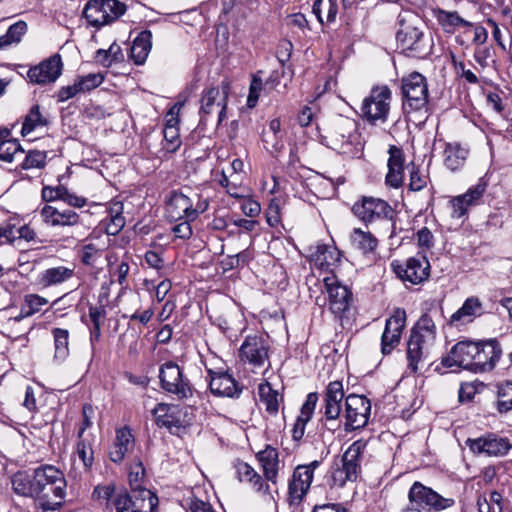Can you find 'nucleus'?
<instances>
[{
  "instance_id": "obj_1",
  "label": "nucleus",
  "mask_w": 512,
  "mask_h": 512,
  "mask_svg": "<svg viewBox=\"0 0 512 512\" xmlns=\"http://www.w3.org/2000/svg\"><path fill=\"white\" fill-rule=\"evenodd\" d=\"M17 495L34 499L42 512L57 511L66 496V480L61 470L53 465H41L31 472H17L12 477Z\"/></svg>"
},
{
  "instance_id": "obj_2",
  "label": "nucleus",
  "mask_w": 512,
  "mask_h": 512,
  "mask_svg": "<svg viewBox=\"0 0 512 512\" xmlns=\"http://www.w3.org/2000/svg\"><path fill=\"white\" fill-rule=\"evenodd\" d=\"M328 146L349 158L358 157L363 149L358 124L348 117H337L325 136Z\"/></svg>"
},
{
  "instance_id": "obj_3",
  "label": "nucleus",
  "mask_w": 512,
  "mask_h": 512,
  "mask_svg": "<svg viewBox=\"0 0 512 512\" xmlns=\"http://www.w3.org/2000/svg\"><path fill=\"white\" fill-rule=\"evenodd\" d=\"M436 333L435 322L428 314H423L411 329L407 343V361L411 372L416 373L418 364L428 358Z\"/></svg>"
},
{
  "instance_id": "obj_4",
  "label": "nucleus",
  "mask_w": 512,
  "mask_h": 512,
  "mask_svg": "<svg viewBox=\"0 0 512 512\" xmlns=\"http://www.w3.org/2000/svg\"><path fill=\"white\" fill-rule=\"evenodd\" d=\"M367 446V441L359 439L354 441L343 453L332 471L333 485L342 487L347 481L357 480L361 471V456Z\"/></svg>"
},
{
  "instance_id": "obj_5",
  "label": "nucleus",
  "mask_w": 512,
  "mask_h": 512,
  "mask_svg": "<svg viewBox=\"0 0 512 512\" xmlns=\"http://www.w3.org/2000/svg\"><path fill=\"white\" fill-rule=\"evenodd\" d=\"M324 286L328 294L329 310L344 327L345 324L350 323L353 293L348 286L343 285L335 276L326 277Z\"/></svg>"
},
{
  "instance_id": "obj_6",
  "label": "nucleus",
  "mask_w": 512,
  "mask_h": 512,
  "mask_svg": "<svg viewBox=\"0 0 512 512\" xmlns=\"http://www.w3.org/2000/svg\"><path fill=\"white\" fill-rule=\"evenodd\" d=\"M158 377L161 389L173 395L176 400L183 401L193 396V386L177 363H163L159 368Z\"/></svg>"
},
{
  "instance_id": "obj_7",
  "label": "nucleus",
  "mask_w": 512,
  "mask_h": 512,
  "mask_svg": "<svg viewBox=\"0 0 512 512\" xmlns=\"http://www.w3.org/2000/svg\"><path fill=\"white\" fill-rule=\"evenodd\" d=\"M344 398L343 385L339 381L330 382L323 396V404L320 409V423L329 432H336L341 428L342 421L340 413L342 400Z\"/></svg>"
},
{
  "instance_id": "obj_8",
  "label": "nucleus",
  "mask_w": 512,
  "mask_h": 512,
  "mask_svg": "<svg viewBox=\"0 0 512 512\" xmlns=\"http://www.w3.org/2000/svg\"><path fill=\"white\" fill-rule=\"evenodd\" d=\"M403 109L407 112L420 111L427 108L428 85L426 78L413 72L401 79Z\"/></svg>"
},
{
  "instance_id": "obj_9",
  "label": "nucleus",
  "mask_w": 512,
  "mask_h": 512,
  "mask_svg": "<svg viewBox=\"0 0 512 512\" xmlns=\"http://www.w3.org/2000/svg\"><path fill=\"white\" fill-rule=\"evenodd\" d=\"M353 214L366 225L388 220L394 227L395 210L385 200L373 196H362L352 206Z\"/></svg>"
},
{
  "instance_id": "obj_10",
  "label": "nucleus",
  "mask_w": 512,
  "mask_h": 512,
  "mask_svg": "<svg viewBox=\"0 0 512 512\" xmlns=\"http://www.w3.org/2000/svg\"><path fill=\"white\" fill-rule=\"evenodd\" d=\"M392 92L387 86L372 88L361 106L363 118L370 124L385 123L390 111Z\"/></svg>"
},
{
  "instance_id": "obj_11",
  "label": "nucleus",
  "mask_w": 512,
  "mask_h": 512,
  "mask_svg": "<svg viewBox=\"0 0 512 512\" xmlns=\"http://www.w3.org/2000/svg\"><path fill=\"white\" fill-rule=\"evenodd\" d=\"M126 11V6L119 0H90L83 10L87 22L94 27L109 24Z\"/></svg>"
},
{
  "instance_id": "obj_12",
  "label": "nucleus",
  "mask_w": 512,
  "mask_h": 512,
  "mask_svg": "<svg viewBox=\"0 0 512 512\" xmlns=\"http://www.w3.org/2000/svg\"><path fill=\"white\" fill-rule=\"evenodd\" d=\"M408 500L414 505L425 507L429 512L442 511L454 505L453 498H446L434 491L432 488L425 486L419 481H415L409 489Z\"/></svg>"
},
{
  "instance_id": "obj_13",
  "label": "nucleus",
  "mask_w": 512,
  "mask_h": 512,
  "mask_svg": "<svg viewBox=\"0 0 512 512\" xmlns=\"http://www.w3.org/2000/svg\"><path fill=\"white\" fill-rule=\"evenodd\" d=\"M270 344L268 337L262 335H248L245 337L239 349V357L241 361L246 362L253 367H263L269 361Z\"/></svg>"
},
{
  "instance_id": "obj_14",
  "label": "nucleus",
  "mask_w": 512,
  "mask_h": 512,
  "mask_svg": "<svg viewBox=\"0 0 512 512\" xmlns=\"http://www.w3.org/2000/svg\"><path fill=\"white\" fill-rule=\"evenodd\" d=\"M370 412L371 403L368 398L363 395H348L345 400L344 430L350 432L366 426Z\"/></svg>"
},
{
  "instance_id": "obj_15",
  "label": "nucleus",
  "mask_w": 512,
  "mask_h": 512,
  "mask_svg": "<svg viewBox=\"0 0 512 512\" xmlns=\"http://www.w3.org/2000/svg\"><path fill=\"white\" fill-rule=\"evenodd\" d=\"M228 92L229 86L224 83L221 89L219 87H211L203 91L199 111L201 122H207L208 116L215 112L218 114V124L225 119Z\"/></svg>"
},
{
  "instance_id": "obj_16",
  "label": "nucleus",
  "mask_w": 512,
  "mask_h": 512,
  "mask_svg": "<svg viewBox=\"0 0 512 512\" xmlns=\"http://www.w3.org/2000/svg\"><path fill=\"white\" fill-rule=\"evenodd\" d=\"M466 446L474 454H486L488 456L501 457L512 448V444L506 437H500L494 433H487L479 438H468Z\"/></svg>"
},
{
  "instance_id": "obj_17",
  "label": "nucleus",
  "mask_w": 512,
  "mask_h": 512,
  "mask_svg": "<svg viewBox=\"0 0 512 512\" xmlns=\"http://www.w3.org/2000/svg\"><path fill=\"white\" fill-rule=\"evenodd\" d=\"M476 355L471 372L492 371L502 356V348L496 339L477 341Z\"/></svg>"
},
{
  "instance_id": "obj_18",
  "label": "nucleus",
  "mask_w": 512,
  "mask_h": 512,
  "mask_svg": "<svg viewBox=\"0 0 512 512\" xmlns=\"http://www.w3.org/2000/svg\"><path fill=\"white\" fill-rule=\"evenodd\" d=\"M396 40L398 46L408 55L423 57L427 54L423 32L411 24L402 23L397 31Z\"/></svg>"
},
{
  "instance_id": "obj_19",
  "label": "nucleus",
  "mask_w": 512,
  "mask_h": 512,
  "mask_svg": "<svg viewBox=\"0 0 512 512\" xmlns=\"http://www.w3.org/2000/svg\"><path fill=\"white\" fill-rule=\"evenodd\" d=\"M392 268L396 275L404 282L412 285L426 281L430 274V264L425 258L411 257L404 264L392 262Z\"/></svg>"
},
{
  "instance_id": "obj_20",
  "label": "nucleus",
  "mask_w": 512,
  "mask_h": 512,
  "mask_svg": "<svg viewBox=\"0 0 512 512\" xmlns=\"http://www.w3.org/2000/svg\"><path fill=\"white\" fill-rule=\"evenodd\" d=\"M204 208L201 209V212ZM166 217L173 222L188 219L195 220L200 211L193 208L191 199L179 191H171L166 200Z\"/></svg>"
},
{
  "instance_id": "obj_21",
  "label": "nucleus",
  "mask_w": 512,
  "mask_h": 512,
  "mask_svg": "<svg viewBox=\"0 0 512 512\" xmlns=\"http://www.w3.org/2000/svg\"><path fill=\"white\" fill-rule=\"evenodd\" d=\"M63 63L59 54H54L27 72L29 81L33 84L46 85L54 83L62 73Z\"/></svg>"
},
{
  "instance_id": "obj_22",
  "label": "nucleus",
  "mask_w": 512,
  "mask_h": 512,
  "mask_svg": "<svg viewBox=\"0 0 512 512\" xmlns=\"http://www.w3.org/2000/svg\"><path fill=\"white\" fill-rule=\"evenodd\" d=\"M477 342L463 340L456 343L450 353L442 358V365L447 368L458 367L471 371L474 363Z\"/></svg>"
},
{
  "instance_id": "obj_23",
  "label": "nucleus",
  "mask_w": 512,
  "mask_h": 512,
  "mask_svg": "<svg viewBox=\"0 0 512 512\" xmlns=\"http://www.w3.org/2000/svg\"><path fill=\"white\" fill-rule=\"evenodd\" d=\"M487 182L481 178L476 185L471 186L466 193L455 196L451 199V216L459 219L467 214L469 209L480 204L486 191Z\"/></svg>"
},
{
  "instance_id": "obj_24",
  "label": "nucleus",
  "mask_w": 512,
  "mask_h": 512,
  "mask_svg": "<svg viewBox=\"0 0 512 512\" xmlns=\"http://www.w3.org/2000/svg\"><path fill=\"white\" fill-rule=\"evenodd\" d=\"M152 414L156 425L168 429L171 433L174 432V429L179 430L185 426L182 419V409L179 405L158 403L152 410Z\"/></svg>"
},
{
  "instance_id": "obj_25",
  "label": "nucleus",
  "mask_w": 512,
  "mask_h": 512,
  "mask_svg": "<svg viewBox=\"0 0 512 512\" xmlns=\"http://www.w3.org/2000/svg\"><path fill=\"white\" fill-rule=\"evenodd\" d=\"M209 388L212 394L223 397H238L242 386L227 372L208 370Z\"/></svg>"
},
{
  "instance_id": "obj_26",
  "label": "nucleus",
  "mask_w": 512,
  "mask_h": 512,
  "mask_svg": "<svg viewBox=\"0 0 512 512\" xmlns=\"http://www.w3.org/2000/svg\"><path fill=\"white\" fill-rule=\"evenodd\" d=\"M128 478L131 487L130 495L134 499L139 498L141 502L149 499L150 506H154V500L157 501V498L150 490L142 486L143 480L145 478V468L139 458L134 459V461L131 463Z\"/></svg>"
},
{
  "instance_id": "obj_27",
  "label": "nucleus",
  "mask_w": 512,
  "mask_h": 512,
  "mask_svg": "<svg viewBox=\"0 0 512 512\" xmlns=\"http://www.w3.org/2000/svg\"><path fill=\"white\" fill-rule=\"evenodd\" d=\"M483 314V305L478 297L471 296L467 298L463 305L454 312L449 319L451 326L460 327L475 320Z\"/></svg>"
},
{
  "instance_id": "obj_28",
  "label": "nucleus",
  "mask_w": 512,
  "mask_h": 512,
  "mask_svg": "<svg viewBox=\"0 0 512 512\" xmlns=\"http://www.w3.org/2000/svg\"><path fill=\"white\" fill-rule=\"evenodd\" d=\"M135 446V438L129 427L124 426L116 430L115 440L109 450V458L114 463H121L125 455Z\"/></svg>"
},
{
  "instance_id": "obj_29",
  "label": "nucleus",
  "mask_w": 512,
  "mask_h": 512,
  "mask_svg": "<svg viewBox=\"0 0 512 512\" xmlns=\"http://www.w3.org/2000/svg\"><path fill=\"white\" fill-rule=\"evenodd\" d=\"M234 469L240 482H248L256 492L270 495L269 485L248 463L237 459L234 462Z\"/></svg>"
},
{
  "instance_id": "obj_30",
  "label": "nucleus",
  "mask_w": 512,
  "mask_h": 512,
  "mask_svg": "<svg viewBox=\"0 0 512 512\" xmlns=\"http://www.w3.org/2000/svg\"><path fill=\"white\" fill-rule=\"evenodd\" d=\"M313 476L308 468L299 466L294 470L291 481L289 482V497L291 503H299L307 494L312 483Z\"/></svg>"
},
{
  "instance_id": "obj_31",
  "label": "nucleus",
  "mask_w": 512,
  "mask_h": 512,
  "mask_svg": "<svg viewBox=\"0 0 512 512\" xmlns=\"http://www.w3.org/2000/svg\"><path fill=\"white\" fill-rule=\"evenodd\" d=\"M257 459L261 464L266 481L275 485L280 464L277 449L267 445L264 450L257 453Z\"/></svg>"
},
{
  "instance_id": "obj_32",
  "label": "nucleus",
  "mask_w": 512,
  "mask_h": 512,
  "mask_svg": "<svg viewBox=\"0 0 512 512\" xmlns=\"http://www.w3.org/2000/svg\"><path fill=\"white\" fill-rule=\"evenodd\" d=\"M433 16L436 18L443 31L448 34H453L460 26L467 28L473 27L471 22L462 18L456 11L436 8L433 10Z\"/></svg>"
},
{
  "instance_id": "obj_33",
  "label": "nucleus",
  "mask_w": 512,
  "mask_h": 512,
  "mask_svg": "<svg viewBox=\"0 0 512 512\" xmlns=\"http://www.w3.org/2000/svg\"><path fill=\"white\" fill-rule=\"evenodd\" d=\"M152 33L149 30L141 31L134 39L130 56L136 65H141L145 62L151 47H152Z\"/></svg>"
},
{
  "instance_id": "obj_34",
  "label": "nucleus",
  "mask_w": 512,
  "mask_h": 512,
  "mask_svg": "<svg viewBox=\"0 0 512 512\" xmlns=\"http://www.w3.org/2000/svg\"><path fill=\"white\" fill-rule=\"evenodd\" d=\"M74 275V269L65 266L51 267L44 270L39 276V283L44 287L62 284Z\"/></svg>"
},
{
  "instance_id": "obj_35",
  "label": "nucleus",
  "mask_w": 512,
  "mask_h": 512,
  "mask_svg": "<svg viewBox=\"0 0 512 512\" xmlns=\"http://www.w3.org/2000/svg\"><path fill=\"white\" fill-rule=\"evenodd\" d=\"M123 210V203L119 200H112L108 203L107 211L110 221L106 226L107 234L115 236L124 228L126 220Z\"/></svg>"
},
{
  "instance_id": "obj_36",
  "label": "nucleus",
  "mask_w": 512,
  "mask_h": 512,
  "mask_svg": "<svg viewBox=\"0 0 512 512\" xmlns=\"http://www.w3.org/2000/svg\"><path fill=\"white\" fill-rule=\"evenodd\" d=\"M261 402L265 405L266 411L271 414H277L279 410L280 396L277 390L273 389L267 381L259 384L258 387Z\"/></svg>"
},
{
  "instance_id": "obj_37",
  "label": "nucleus",
  "mask_w": 512,
  "mask_h": 512,
  "mask_svg": "<svg viewBox=\"0 0 512 512\" xmlns=\"http://www.w3.org/2000/svg\"><path fill=\"white\" fill-rule=\"evenodd\" d=\"M351 243L354 248L363 253L373 251L378 244L377 239L369 231H363L360 228H355L351 233Z\"/></svg>"
},
{
  "instance_id": "obj_38",
  "label": "nucleus",
  "mask_w": 512,
  "mask_h": 512,
  "mask_svg": "<svg viewBox=\"0 0 512 512\" xmlns=\"http://www.w3.org/2000/svg\"><path fill=\"white\" fill-rule=\"evenodd\" d=\"M142 503L139 498L134 499L127 491H120L113 499L112 508L115 512H141Z\"/></svg>"
},
{
  "instance_id": "obj_39",
  "label": "nucleus",
  "mask_w": 512,
  "mask_h": 512,
  "mask_svg": "<svg viewBox=\"0 0 512 512\" xmlns=\"http://www.w3.org/2000/svg\"><path fill=\"white\" fill-rule=\"evenodd\" d=\"M48 123V119L40 112L39 105H33L25 116L21 134L23 136L28 135L39 127L47 126Z\"/></svg>"
},
{
  "instance_id": "obj_40",
  "label": "nucleus",
  "mask_w": 512,
  "mask_h": 512,
  "mask_svg": "<svg viewBox=\"0 0 512 512\" xmlns=\"http://www.w3.org/2000/svg\"><path fill=\"white\" fill-rule=\"evenodd\" d=\"M467 154V150L459 145L447 144L444 150V164L448 169L455 171L463 165Z\"/></svg>"
},
{
  "instance_id": "obj_41",
  "label": "nucleus",
  "mask_w": 512,
  "mask_h": 512,
  "mask_svg": "<svg viewBox=\"0 0 512 512\" xmlns=\"http://www.w3.org/2000/svg\"><path fill=\"white\" fill-rule=\"evenodd\" d=\"M55 345L54 357L58 360H64L69 355V332L66 329L54 328L52 330Z\"/></svg>"
},
{
  "instance_id": "obj_42",
  "label": "nucleus",
  "mask_w": 512,
  "mask_h": 512,
  "mask_svg": "<svg viewBox=\"0 0 512 512\" xmlns=\"http://www.w3.org/2000/svg\"><path fill=\"white\" fill-rule=\"evenodd\" d=\"M76 453L78 458L83 463V467L86 471H89L94 463V452L92 448V443L82 438H78L76 444Z\"/></svg>"
},
{
  "instance_id": "obj_43",
  "label": "nucleus",
  "mask_w": 512,
  "mask_h": 512,
  "mask_svg": "<svg viewBox=\"0 0 512 512\" xmlns=\"http://www.w3.org/2000/svg\"><path fill=\"white\" fill-rule=\"evenodd\" d=\"M497 396V410L500 413L512 410V382L506 381L499 384Z\"/></svg>"
},
{
  "instance_id": "obj_44",
  "label": "nucleus",
  "mask_w": 512,
  "mask_h": 512,
  "mask_svg": "<svg viewBox=\"0 0 512 512\" xmlns=\"http://www.w3.org/2000/svg\"><path fill=\"white\" fill-rule=\"evenodd\" d=\"M313 256L321 265L330 266L339 260L340 252L335 247L322 244L317 246Z\"/></svg>"
},
{
  "instance_id": "obj_45",
  "label": "nucleus",
  "mask_w": 512,
  "mask_h": 512,
  "mask_svg": "<svg viewBox=\"0 0 512 512\" xmlns=\"http://www.w3.org/2000/svg\"><path fill=\"white\" fill-rule=\"evenodd\" d=\"M23 153L17 140L0 141V161L11 163Z\"/></svg>"
},
{
  "instance_id": "obj_46",
  "label": "nucleus",
  "mask_w": 512,
  "mask_h": 512,
  "mask_svg": "<svg viewBox=\"0 0 512 512\" xmlns=\"http://www.w3.org/2000/svg\"><path fill=\"white\" fill-rule=\"evenodd\" d=\"M75 81L80 93H87L99 87L104 81V76L101 73H89L87 75L78 76Z\"/></svg>"
},
{
  "instance_id": "obj_47",
  "label": "nucleus",
  "mask_w": 512,
  "mask_h": 512,
  "mask_svg": "<svg viewBox=\"0 0 512 512\" xmlns=\"http://www.w3.org/2000/svg\"><path fill=\"white\" fill-rule=\"evenodd\" d=\"M406 322V312L403 309H396L394 314L386 320L385 330L387 333L401 335Z\"/></svg>"
},
{
  "instance_id": "obj_48",
  "label": "nucleus",
  "mask_w": 512,
  "mask_h": 512,
  "mask_svg": "<svg viewBox=\"0 0 512 512\" xmlns=\"http://www.w3.org/2000/svg\"><path fill=\"white\" fill-rule=\"evenodd\" d=\"M48 303V300L37 294H28L24 298L23 315H30L39 312L43 306Z\"/></svg>"
},
{
  "instance_id": "obj_49",
  "label": "nucleus",
  "mask_w": 512,
  "mask_h": 512,
  "mask_svg": "<svg viewBox=\"0 0 512 512\" xmlns=\"http://www.w3.org/2000/svg\"><path fill=\"white\" fill-rule=\"evenodd\" d=\"M27 32V23L19 20L9 26L7 32L4 34L5 39L9 41V46L12 44H18L22 36Z\"/></svg>"
},
{
  "instance_id": "obj_50",
  "label": "nucleus",
  "mask_w": 512,
  "mask_h": 512,
  "mask_svg": "<svg viewBox=\"0 0 512 512\" xmlns=\"http://www.w3.org/2000/svg\"><path fill=\"white\" fill-rule=\"evenodd\" d=\"M67 190L68 189L62 185H58L56 187L44 186L41 191V198L45 202H53L57 200L64 202Z\"/></svg>"
},
{
  "instance_id": "obj_51",
  "label": "nucleus",
  "mask_w": 512,
  "mask_h": 512,
  "mask_svg": "<svg viewBox=\"0 0 512 512\" xmlns=\"http://www.w3.org/2000/svg\"><path fill=\"white\" fill-rule=\"evenodd\" d=\"M318 402V394L316 392H311L307 395L305 402L303 403L300 415L298 418L303 419L304 421H310L313 413L315 411V408L317 406Z\"/></svg>"
},
{
  "instance_id": "obj_52",
  "label": "nucleus",
  "mask_w": 512,
  "mask_h": 512,
  "mask_svg": "<svg viewBox=\"0 0 512 512\" xmlns=\"http://www.w3.org/2000/svg\"><path fill=\"white\" fill-rule=\"evenodd\" d=\"M101 257V250L94 244H86L82 247L80 259L86 266H94L97 259Z\"/></svg>"
},
{
  "instance_id": "obj_53",
  "label": "nucleus",
  "mask_w": 512,
  "mask_h": 512,
  "mask_svg": "<svg viewBox=\"0 0 512 512\" xmlns=\"http://www.w3.org/2000/svg\"><path fill=\"white\" fill-rule=\"evenodd\" d=\"M46 154L41 151L29 152L22 162L23 169L41 168L45 165Z\"/></svg>"
},
{
  "instance_id": "obj_54",
  "label": "nucleus",
  "mask_w": 512,
  "mask_h": 512,
  "mask_svg": "<svg viewBox=\"0 0 512 512\" xmlns=\"http://www.w3.org/2000/svg\"><path fill=\"white\" fill-rule=\"evenodd\" d=\"M163 137L166 142V144L164 145V149L167 152L172 153V152H175L179 148L181 141H180L178 129H171V128L164 129Z\"/></svg>"
},
{
  "instance_id": "obj_55",
  "label": "nucleus",
  "mask_w": 512,
  "mask_h": 512,
  "mask_svg": "<svg viewBox=\"0 0 512 512\" xmlns=\"http://www.w3.org/2000/svg\"><path fill=\"white\" fill-rule=\"evenodd\" d=\"M401 335L396 333L384 332L381 337V351L384 355H388L399 344Z\"/></svg>"
},
{
  "instance_id": "obj_56",
  "label": "nucleus",
  "mask_w": 512,
  "mask_h": 512,
  "mask_svg": "<svg viewBox=\"0 0 512 512\" xmlns=\"http://www.w3.org/2000/svg\"><path fill=\"white\" fill-rule=\"evenodd\" d=\"M283 135H275V134H267L262 133V141L264 143V147L269 152H279L283 148Z\"/></svg>"
},
{
  "instance_id": "obj_57",
  "label": "nucleus",
  "mask_w": 512,
  "mask_h": 512,
  "mask_svg": "<svg viewBox=\"0 0 512 512\" xmlns=\"http://www.w3.org/2000/svg\"><path fill=\"white\" fill-rule=\"evenodd\" d=\"M81 223L78 213L71 209L59 211L57 226H75Z\"/></svg>"
},
{
  "instance_id": "obj_58",
  "label": "nucleus",
  "mask_w": 512,
  "mask_h": 512,
  "mask_svg": "<svg viewBox=\"0 0 512 512\" xmlns=\"http://www.w3.org/2000/svg\"><path fill=\"white\" fill-rule=\"evenodd\" d=\"M426 184H427V177L421 175L419 173L418 168L412 163V166L410 169L409 189L411 191H420L426 186Z\"/></svg>"
},
{
  "instance_id": "obj_59",
  "label": "nucleus",
  "mask_w": 512,
  "mask_h": 512,
  "mask_svg": "<svg viewBox=\"0 0 512 512\" xmlns=\"http://www.w3.org/2000/svg\"><path fill=\"white\" fill-rule=\"evenodd\" d=\"M262 85L263 84L261 78L253 76L250 83L249 94L247 98L248 107L253 108L256 106L259 99V93L262 90Z\"/></svg>"
},
{
  "instance_id": "obj_60",
  "label": "nucleus",
  "mask_w": 512,
  "mask_h": 512,
  "mask_svg": "<svg viewBox=\"0 0 512 512\" xmlns=\"http://www.w3.org/2000/svg\"><path fill=\"white\" fill-rule=\"evenodd\" d=\"M95 410L89 403H85L82 407V424L78 431L77 437L82 438L86 429L92 426V419L94 418Z\"/></svg>"
},
{
  "instance_id": "obj_61",
  "label": "nucleus",
  "mask_w": 512,
  "mask_h": 512,
  "mask_svg": "<svg viewBox=\"0 0 512 512\" xmlns=\"http://www.w3.org/2000/svg\"><path fill=\"white\" fill-rule=\"evenodd\" d=\"M404 167H388L385 182L388 186L398 188L403 183Z\"/></svg>"
},
{
  "instance_id": "obj_62",
  "label": "nucleus",
  "mask_w": 512,
  "mask_h": 512,
  "mask_svg": "<svg viewBox=\"0 0 512 512\" xmlns=\"http://www.w3.org/2000/svg\"><path fill=\"white\" fill-rule=\"evenodd\" d=\"M107 315V310L105 305H91L89 306V318L92 322V325H103L105 318Z\"/></svg>"
},
{
  "instance_id": "obj_63",
  "label": "nucleus",
  "mask_w": 512,
  "mask_h": 512,
  "mask_svg": "<svg viewBox=\"0 0 512 512\" xmlns=\"http://www.w3.org/2000/svg\"><path fill=\"white\" fill-rule=\"evenodd\" d=\"M192 221L193 220L183 219L182 222L176 224L172 228V232L174 233V235L177 238H180V239H183V240L189 239L192 236V233H193L192 226L190 224V222H192Z\"/></svg>"
},
{
  "instance_id": "obj_64",
  "label": "nucleus",
  "mask_w": 512,
  "mask_h": 512,
  "mask_svg": "<svg viewBox=\"0 0 512 512\" xmlns=\"http://www.w3.org/2000/svg\"><path fill=\"white\" fill-rule=\"evenodd\" d=\"M388 152H389V159H388V163H387L388 167H397V168L404 167V156H403V152H402L401 148H399L395 145H392V146H390Z\"/></svg>"
}]
</instances>
